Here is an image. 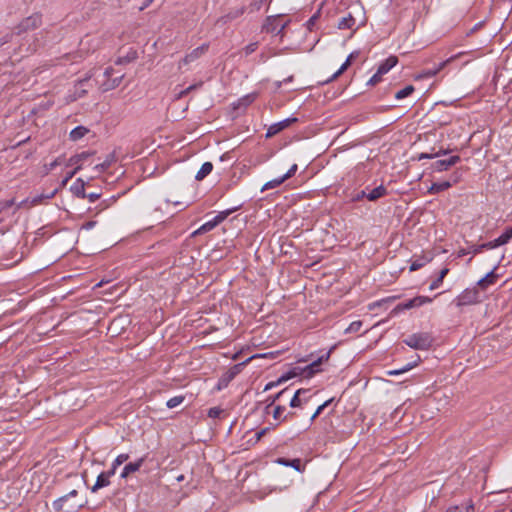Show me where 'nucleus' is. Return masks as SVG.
<instances>
[{"instance_id": "6e6552de", "label": "nucleus", "mask_w": 512, "mask_h": 512, "mask_svg": "<svg viewBox=\"0 0 512 512\" xmlns=\"http://www.w3.org/2000/svg\"><path fill=\"white\" fill-rule=\"evenodd\" d=\"M298 119L295 117L284 119L280 122L272 124L266 133V137L270 138L281 132L282 130L288 128L292 123L297 122Z\"/></svg>"}, {"instance_id": "ddd939ff", "label": "nucleus", "mask_w": 512, "mask_h": 512, "mask_svg": "<svg viewBox=\"0 0 512 512\" xmlns=\"http://www.w3.org/2000/svg\"><path fill=\"white\" fill-rule=\"evenodd\" d=\"M497 280V275L494 273V270L490 271L486 274L485 277L481 278L475 287L478 289L485 290L490 285H494Z\"/></svg>"}, {"instance_id": "f03ea898", "label": "nucleus", "mask_w": 512, "mask_h": 512, "mask_svg": "<svg viewBox=\"0 0 512 512\" xmlns=\"http://www.w3.org/2000/svg\"><path fill=\"white\" fill-rule=\"evenodd\" d=\"M78 495L76 489L71 490L66 495L53 502V508L56 512H74L82 507L81 503H72L70 500Z\"/></svg>"}, {"instance_id": "c03bdc74", "label": "nucleus", "mask_w": 512, "mask_h": 512, "mask_svg": "<svg viewBox=\"0 0 512 512\" xmlns=\"http://www.w3.org/2000/svg\"><path fill=\"white\" fill-rule=\"evenodd\" d=\"M448 151L447 150H440L434 154H429V153H421L419 155V160H422V159H432V158H436V157H439L441 155H445L447 154Z\"/></svg>"}, {"instance_id": "09e8293b", "label": "nucleus", "mask_w": 512, "mask_h": 512, "mask_svg": "<svg viewBox=\"0 0 512 512\" xmlns=\"http://www.w3.org/2000/svg\"><path fill=\"white\" fill-rule=\"evenodd\" d=\"M15 205V199L0 201V214Z\"/></svg>"}, {"instance_id": "bf43d9fd", "label": "nucleus", "mask_w": 512, "mask_h": 512, "mask_svg": "<svg viewBox=\"0 0 512 512\" xmlns=\"http://www.w3.org/2000/svg\"><path fill=\"white\" fill-rule=\"evenodd\" d=\"M298 170V166L297 164H293L290 169L287 171L286 174H284L282 177L284 178V180L286 181L287 179L291 178L292 176L295 175V173L297 172Z\"/></svg>"}, {"instance_id": "052dcab7", "label": "nucleus", "mask_w": 512, "mask_h": 512, "mask_svg": "<svg viewBox=\"0 0 512 512\" xmlns=\"http://www.w3.org/2000/svg\"><path fill=\"white\" fill-rule=\"evenodd\" d=\"M257 48H258V43L257 42L250 43L247 46H245L244 52H245L246 55H250L253 52H255L257 50Z\"/></svg>"}, {"instance_id": "dca6fc26", "label": "nucleus", "mask_w": 512, "mask_h": 512, "mask_svg": "<svg viewBox=\"0 0 512 512\" xmlns=\"http://www.w3.org/2000/svg\"><path fill=\"white\" fill-rule=\"evenodd\" d=\"M70 190L76 197L82 199L86 198L85 182L81 178L76 179V181L72 184Z\"/></svg>"}, {"instance_id": "de8ad7c7", "label": "nucleus", "mask_w": 512, "mask_h": 512, "mask_svg": "<svg viewBox=\"0 0 512 512\" xmlns=\"http://www.w3.org/2000/svg\"><path fill=\"white\" fill-rule=\"evenodd\" d=\"M61 163H62V159H61V157H58L50 164L45 165V175H47L49 172L54 170Z\"/></svg>"}, {"instance_id": "473e14b6", "label": "nucleus", "mask_w": 512, "mask_h": 512, "mask_svg": "<svg viewBox=\"0 0 512 512\" xmlns=\"http://www.w3.org/2000/svg\"><path fill=\"white\" fill-rule=\"evenodd\" d=\"M414 91H415V87L413 85H407L403 89L396 92L395 98L397 100H402V99L410 96Z\"/></svg>"}, {"instance_id": "b1692460", "label": "nucleus", "mask_w": 512, "mask_h": 512, "mask_svg": "<svg viewBox=\"0 0 512 512\" xmlns=\"http://www.w3.org/2000/svg\"><path fill=\"white\" fill-rule=\"evenodd\" d=\"M245 365V362L239 363L231 367L224 376V380L226 383L231 381L238 373L241 372L242 367Z\"/></svg>"}, {"instance_id": "c85d7f7f", "label": "nucleus", "mask_w": 512, "mask_h": 512, "mask_svg": "<svg viewBox=\"0 0 512 512\" xmlns=\"http://www.w3.org/2000/svg\"><path fill=\"white\" fill-rule=\"evenodd\" d=\"M56 191L52 192L51 194H40L33 198H31L30 206H37L42 204L45 200L51 199L54 197Z\"/></svg>"}, {"instance_id": "5701e85b", "label": "nucleus", "mask_w": 512, "mask_h": 512, "mask_svg": "<svg viewBox=\"0 0 512 512\" xmlns=\"http://www.w3.org/2000/svg\"><path fill=\"white\" fill-rule=\"evenodd\" d=\"M91 155H92V153L88 152V151H85V152H82L80 154L74 155V156H72L69 159L67 165H75V166L81 165V163L84 160H86L88 157H90Z\"/></svg>"}, {"instance_id": "3c124183", "label": "nucleus", "mask_w": 512, "mask_h": 512, "mask_svg": "<svg viewBox=\"0 0 512 512\" xmlns=\"http://www.w3.org/2000/svg\"><path fill=\"white\" fill-rule=\"evenodd\" d=\"M425 259H417L413 261L410 265V271H417L425 265Z\"/></svg>"}, {"instance_id": "680f3d73", "label": "nucleus", "mask_w": 512, "mask_h": 512, "mask_svg": "<svg viewBox=\"0 0 512 512\" xmlns=\"http://www.w3.org/2000/svg\"><path fill=\"white\" fill-rule=\"evenodd\" d=\"M367 193L366 190H362L360 191L359 193H357L354 197H353V200L354 201H360L362 200L363 198H367Z\"/></svg>"}, {"instance_id": "7ed1b4c3", "label": "nucleus", "mask_w": 512, "mask_h": 512, "mask_svg": "<svg viewBox=\"0 0 512 512\" xmlns=\"http://www.w3.org/2000/svg\"><path fill=\"white\" fill-rule=\"evenodd\" d=\"M481 301L479 289L477 287L467 288L462 291L455 299L458 307L473 305Z\"/></svg>"}, {"instance_id": "f257e3e1", "label": "nucleus", "mask_w": 512, "mask_h": 512, "mask_svg": "<svg viewBox=\"0 0 512 512\" xmlns=\"http://www.w3.org/2000/svg\"><path fill=\"white\" fill-rule=\"evenodd\" d=\"M403 342L416 350H428L432 346L433 337L427 332H420L408 336Z\"/></svg>"}, {"instance_id": "0eeeda50", "label": "nucleus", "mask_w": 512, "mask_h": 512, "mask_svg": "<svg viewBox=\"0 0 512 512\" xmlns=\"http://www.w3.org/2000/svg\"><path fill=\"white\" fill-rule=\"evenodd\" d=\"M461 160L460 156L453 155L449 159L437 160L432 164V169L435 172L447 171L450 167L456 165Z\"/></svg>"}, {"instance_id": "a211bd4d", "label": "nucleus", "mask_w": 512, "mask_h": 512, "mask_svg": "<svg viewBox=\"0 0 512 512\" xmlns=\"http://www.w3.org/2000/svg\"><path fill=\"white\" fill-rule=\"evenodd\" d=\"M109 485H110V477H108L105 472H102L98 475L95 484L91 488V491L93 493H95L99 489L107 487Z\"/></svg>"}, {"instance_id": "774afa93", "label": "nucleus", "mask_w": 512, "mask_h": 512, "mask_svg": "<svg viewBox=\"0 0 512 512\" xmlns=\"http://www.w3.org/2000/svg\"><path fill=\"white\" fill-rule=\"evenodd\" d=\"M95 224H96L95 221H89V222L83 224L82 228L89 230V229H92L95 226Z\"/></svg>"}, {"instance_id": "f704fd0d", "label": "nucleus", "mask_w": 512, "mask_h": 512, "mask_svg": "<svg viewBox=\"0 0 512 512\" xmlns=\"http://www.w3.org/2000/svg\"><path fill=\"white\" fill-rule=\"evenodd\" d=\"M410 300H411V304H412L413 308L420 307L425 304H429L433 301V299L428 296H416Z\"/></svg>"}, {"instance_id": "0e129e2a", "label": "nucleus", "mask_w": 512, "mask_h": 512, "mask_svg": "<svg viewBox=\"0 0 512 512\" xmlns=\"http://www.w3.org/2000/svg\"><path fill=\"white\" fill-rule=\"evenodd\" d=\"M100 197V194L98 193H89V194H86V198H88V200L93 203L95 202L96 200H98Z\"/></svg>"}, {"instance_id": "338daca9", "label": "nucleus", "mask_w": 512, "mask_h": 512, "mask_svg": "<svg viewBox=\"0 0 512 512\" xmlns=\"http://www.w3.org/2000/svg\"><path fill=\"white\" fill-rule=\"evenodd\" d=\"M469 253L473 254V245L471 246L470 250L460 249L458 251V257H462V256H464L466 254H469Z\"/></svg>"}, {"instance_id": "6ab92c4d", "label": "nucleus", "mask_w": 512, "mask_h": 512, "mask_svg": "<svg viewBox=\"0 0 512 512\" xmlns=\"http://www.w3.org/2000/svg\"><path fill=\"white\" fill-rule=\"evenodd\" d=\"M297 374L295 372H288L285 375H282L280 378H278L276 381H271L265 385L264 391L271 390L272 388L286 382L287 380L291 379L292 377L296 376Z\"/></svg>"}, {"instance_id": "1a4fd4ad", "label": "nucleus", "mask_w": 512, "mask_h": 512, "mask_svg": "<svg viewBox=\"0 0 512 512\" xmlns=\"http://www.w3.org/2000/svg\"><path fill=\"white\" fill-rule=\"evenodd\" d=\"M458 180H459V177H458L457 173H454L453 182L442 181V182L432 183V185L428 189V193H430V194H438L440 192L448 190L452 186V184L457 183Z\"/></svg>"}, {"instance_id": "cd10ccee", "label": "nucleus", "mask_w": 512, "mask_h": 512, "mask_svg": "<svg viewBox=\"0 0 512 512\" xmlns=\"http://www.w3.org/2000/svg\"><path fill=\"white\" fill-rule=\"evenodd\" d=\"M496 247L498 246L496 245L495 239L480 245H473V255L481 253L484 249H494Z\"/></svg>"}, {"instance_id": "69168bd1", "label": "nucleus", "mask_w": 512, "mask_h": 512, "mask_svg": "<svg viewBox=\"0 0 512 512\" xmlns=\"http://www.w3.org/2000/svg\"><path fill=\"white\" fill-rule=\"evenodd\" d=\"M324 409H325V408H324L322 405H320V406L316 409V411L314 412V414L312 415L311 420L313 421L314 419H316V418H317V417L322 413V411H323Z\"/></svg>"}, {"instance_id": "e2e57ef3", "label": "nucleus", "mask_w": 512, "mask_h": 512, "mask_svg": "<svg viewBox=\"0 0 512 512\" xmlns=\"http://www.w3.org/2000/svg\"><path fill=\"white\" fill-rule=\"evenodd\" d=\"M12 38V34H5L4 36H2L0 38V47L3 46L4 44L8 43Z\"/></svg>"}, {"instance_id": "37998d69", "label": "nucleus", "mask_w": 512, "mask_h": 512, "mask_svg": "<svg viewBox=\"0 0 512 512\" xmlns=\"http://www.w3.org/2000/svg\"><path fill=\"white\" fill-rule=\"evenodd\" d=\"M122 78H123V76H119V77L113 79L111 82L103 83L104 89L110 90V89L116 88L117 86L120 85Z\"/></svg>"}, {"instance_id": "20e7f679", "label": "nucleus", "mask_w": 512, "mask_h": 512, "mask_svg": "<svg viewBox=\"0 0 512 512\" xmlns=\"http://www.w3.org/2000/svg\"><path fill=\"white\" fill-rule=\"evenodd\" d=\"M209 49V44L204 43L201 46L193 49L190 53L186 54L179 62H178V70L183 72L184 67L194 63L199 58L207 53Z\"/></svg>"}, {"instance_id": "9b49d317", "label": "nucleus", "mask_w": 512, "mask_h": 512, "mask_svg": "<svg viewBox=\"0 0 512 512\" xmlns=\"http://www.w3.org/2000/svg\"><path fill=\"white\" fill-rule=\"evenodd\" d=\"M398 63V58L394 55L389 56L386 60H384L378 66V74L385 75L388 73L393 67H395Z\"/></svg>"}, {"instance_id": "58836bf2", "label": "nucleus", "mask_w": 512, "mask_h": 512, "mask_svg": "<svg viewBox=\"0 0 512 512\" xmlns=\"http://www.w3.org/2000/svg\"><path fill=\"white\" fill-rule=\"evenodd\" d=\"M257 96V93L248 94L239 100V105L248 106L256 100Z\"/></svg>"}, {"instance_id": "9d476101", "label": "nucleus", "mask_w": 512, "mask_h": 512, "mask_svg": "<svg viewBox=\"0 0 512 512\" xmlns=\"http://www.w3.org/2000/svg\"><path fill=\"white\" fill-rule=\"evenodd\" d=\"M145 462V458L144 457H141L139 458L137 461L135 462H130L128 464H126L120 474V477L125 479L127 478L130 474L132 473H135L137 472L141 467L142 465L144 464Z\"/></svg>"}, {"instance_id": "a878e982", "label": "nucleus", "mask_w": 512, "mask_h": 512, "mask_svg": "<svg viewBox=\"0 0 512 512\" xmlns=\"http://www.w3.org/2000/svg\"><path fill=\"white\" fill-rule=\"evenodd\" d=\"M512 238V226L505 230L504 233H502L498 238L495 239L496 245L502 246L507 244Z\"/></svg>"}, {"instance_id": "393cba45", "label": "nucleus", "mask_w": 512, "mask_h": 512, "mask_svg": "<svg viewBox=\"0 0 512 512\" xmlns=\"http://www.w3.org/2000/svg\"><path fill=\"white\" fill-rule=\"evenodd\" d=\"M217 226L216 222L214 221V219L204 223L203 225H201L197 230H195L193 232V236H196V235H201V234H204V233H207L211 230H213L215 227Z\"/></svg>"}, {"instance_id": "2eb2a0df", "label": "nucleus", "mask_w": 512, "mask_h": 512, "mask_svg": "<svg viewBox=\"0 0 512 512\" xmlns=\"http://www.w3.org/2000/svg\"><path fill=\"white\" fill-rule=\"evenodd\" d=\"M356 55H357L356 52L351 53L347 57L346 61L341 65V67L324 83H329V82L337 79L340 75H342L348 69V67L351 65L352 60L356 57Z\"/></svg>"}, {"instance_id": "39448f33", "label": "nucleus", "mask_w": 512, "mask_h": 512, "mask_svg": "<svg viewBox=\"0 0 512 512\" xmlns=\"http://www.w3.org/2000/svg\"><path fill=\"white\" fill-rule=\"evenodd\" d=\"M42 23V16L39 13H35L25 19H23L16 27L15 33L20 35L24 32L34 30L38 28Z\"/></svg>"}, {"instance_id": "4be33fe9", "label": "nucleus", "mask_w": 512, "mask_h": 512, "mask_svg": "<svg viewBox=\"0 0 512 512\" xmlns=\"http://www.w3.org/2000/svg\"><path fill=\"white\" fill-rule=\"evenodd\" d=\"M448 273H449V268L444 267L443 269H441L438 277L431 282V284L429 286V290L432 291V290L438 289L442 285L443 280Z\"/></svg>"}, {"instance_id": "aec40b11", "label": "nucleus", "mask_w": 512, "mask_h": 512, "mask_svg": "<svg viewBox=\"0 0 512 512\" xmlns=\"http://www.w3.org/2000/svg\"><path fill=\"white\" fill-rule=\"evenodd\" d=\"M89 132V129L84 126H77L75 127L69 134V138L72 141H78L82 139L87 133Z\"/></svg>"}, {"instance_id": "7c9ffc66", "label": "nucleus", "mask_w": 512, "mask_h": 512, "mask_svg": "<svg viewBox=\"0 0 512 512\" xmlns=\"http://www.w3.org/2000/svg\"><path fill=\"white\" fill-rule=\"evenodd\" d=\"M245 9L244 7H241V8H237L233 11H230L228 14H226L225 16L221 17V20L226 23L228 21H231L233 19H236L238 17H240L241 15H243Z\"/></svg>"}, {"instance_id": "f3484780", "label": "nucleus", "mask_w": 512, "mask_h": 512, "mask_svg": "<svg viewBox=\"0 0 512 512\" xmlns=\"http://www.w3.org/2000/svg\"><path fill=\"white\" fill-rule=\"evenodd\" d=\"M387 194V188L384 185H379L367 193V199L371 202H374L379 198L386 196Z\"/></svg>"}, {"instance_id": "79ce46f5", "label": "nucleus", "mask_w": 512, "mask_h": 512, "mask_svg": "<svg viewBox=\"0 0 512 512\" xmlns=\"http://www.w3.org/2000/svg\"><path fill=\"white\" fill-rule=\"evenodd\" d=\"M272 0H252L250 7L252 10L259 11L264 4H270Z\"/></svg>"}, {"instance_id": "72a5a7b5", "label": "nucleus", "mask_w": 512, "mask_h": 512, "mask_svg": "<svg viewBox=\"0 0 512 512\" xmlns=\"http://www.w3.org/2000/svg\"><path fill=\"white\" fill-rule=\"evenodd\" d=\"M287 392H288V388H285V389L281 390L280 392H278L277 394L269 396L266 400V402L268 403L266 406V409L270 408L271 406H273L275 404L276 401L283 398L287 394Z\"/></svg>"}, {"instance_id": "4d7b16f0", "label": "nucleus", "mask_w": 512, "mask_h": 512, "mask_svg": "<svg viewBox=\"0 0 512 512\" xmlns=\"http://www.w3.org/2000/svg\"><path fill=\"white\" fill-rule=\"evenodd\" d=\"M382 76H383V74H378V70H377L376 73L369 79L367 84L371 85V86L378 84L381 81Z\"/></svg>"}, {"instance_id": "864d4df0", "label": "nucleus", "mask_w": 512, "mask_h": 512, "mask_svg": "<svg viewBox=\"0 0 512 512\" xmlns=\"http://www.w3.org/2000/svg\"><path fill=\"white\" fill-rule=\"evenodd\" d=\"M416 364H408L406 365L405 367L401 368V369H397V370H391L388 372V375H399V374H402L410 369H412Z\"/></svg>"}, {"instance_id": "4468645a", "label": "nucleus", "mask_w": 512, "mask_h": 512, "mask_svg": "<svg viewBox=\"0 0 512 512\" xmlns=\"http://www.w3.org/2000/svg\"><path fill=\"white\" fill-rule=\"evenodd\" d=\"M451 60H452V58H449V59L439 63L434 68L424 69L422 71L421 75L419 76V78H431V77L437 75Z\"/></svg>"}, {"instance_id": "603ef678", "label": "nucleus", "mask_w": 512, "mask_h": 512, "mask_svg": "<svg viewBox=\"0 0 512 512\" xmlns=\"http://www.w3.org/2000/svg\"><path fill=\"white\" fill-rule=\"evenodd\" d=\"M278 424L274 425V426H271V427H265L261 430H259L258 432H256L255 434V438H256V442H258L264 435H266L270 430L272 429H275V427L277 426Z\"/></svg>"}, {"instance_id": "4c0bfd02", "label": "nucleus", "mask_w": 512, "mask_h": 512, "mask_svg": "<svg viewBox=\"0 0 512 512\" xmlns=\"http://www.w3.org/2000/svg\"><path fill=\"white\" fill-rule=\"evenodd\" d=\"M184 399L185 397L182 395L174 396L167 401L166 406L170 409L175 408L182 404Z\"/></svg>"}, {"instance_id": "49530a36", "label": "nucleus", "mask_w": 512, "mask_h": 512, "mask_svg": "<svg viewBox=\"0 0 512 512\" xmlns=\"http://www.w3.org/2000/svg\"><path fill=\"white\" fill-rule=\"evenodd\" d=\"M129 459V455L126 454V453H122V454H119L115 460L113 461L114 463V468H118L120 465H122L124 462H126L127 460Z\"/></svg>"}, {"instance_id": "bb28decb", "label": "nucleus", "mask_w": 512, "mask_h": 512, "mask_svg": "<svg viewBox=\"0 0 512 512\" xmlns=\"http://www.w3.org/2000/svg\"><path fill=\"white\" fill-rule=\"evenodd\" d=\"M285 411V407L281 405H276L273 410V418L277 420L279 423L285 421L290 415H293V413H289L282 417L283 412Z\"/></svg>"}, {"instance_id": "6e6d98bb", "label": "nucleus", "mask_w": 512, "mask_h": 512, "mask_svg": "<svg viewBox=\"0 0 512 512\" xmlns=\"http://www.w3.org/2000/svg\"><path fill=\"white\" fill-rule=\"evenodd\" d=\"M223 413V410L219 407H212L208 411V416L210 418H218Z\"/></svg>"}, {"instance_id": "a19ab883", "label": "nucleus", "mask_w": 512, "mask_h": 512, "mask_svg": "<svg viewBox=\"0 0 512 512\" xmlns=\"http://www.w3.org/2000/svg\"><path fill=\"white\" fill-rule=\"evenodd\" d=\"M202 85V83H198V84H193V85H190L189 87H187L186 89L180 91L176 98L177 99H181L183 97H185L186 95H188L191 91L197 89L198 87H200Z\"/></svg>"}, {"instance_id": "13d9d810", "label": "nucleus", "mask_w": 512, "mask_h": 512, "mask_svg": "<svg viewBox=\"0 0 512 512\" xmlns=\"http://www.w3.org/2000/svg\"><path fill=\"white\" fill-rule=\"evenodd\" d=\"M111 162H112V160H108L107 159L103 163L97 164L95 166V169L98 170L99 172H103V171L107 170L110 167Z\"/></svg>"}, {"instance_id": "c9c22d12", "label": "nucleus", "mask_w": 512, "mask_h": 512, "mask_svg": "<svg viewBox=\"0 0 512 512\" xmlns=\"http://www.w3.org/2000/svg\"><path fill=\"white\" fill-rule=\"evenodd\" d=\"M307 391L304 390V389H299L295 392V394L293 395V397L291 398L290 402H289V405L292 407V408H296V407H301L302 406V400L300 398V395L302 393H306Z\"/></svg>"}, {"instance_id": "5fc2aeb1", "label": "nucleus", "mask_w": 512, "mask_h": 512, "mask_svg": "<svg viewBox=\"0 0 512 512\" xmlns=\"http://www.w3.org/2000/svg\"><path fill=\"white\" fill-rule=\"evenodd\" d=\"M81 169V165L76 166L72 171L68 172L62 181V185H66L67 182L74 177V175Z\"/></svg>"}, {"instance_id": "c756f323", "label": "nucleus", "mask_w": 512, "mask_h": 512, "mask_svg": "<svg viewBox=\"0 0 512 512\" xmlns=\"http://www.w3.org/2000/svg\"><path fill=\"white\" fill-rule=\"evenodd\" d=\"M284 182H285V180H284V178L282 176L279 177V178H275L273 180H270V181L266 182L263 185V187L261 188V191L264 192V191H267V190H270V189L277 188V187H279Z\"/></svg>"}, {"instance_id": "2f4dec72", "label": "nucleus", "mask_w": 512, "mask_h": 512, "mask_svg": "<svg viewBox=\"0 0 512 512\" xmlns=\"http://www.w3.org/2000/svg\"><path fill=\"white\" fill-rule=\"evenodd\" d=\"M354 24H355V19L353 18V16L351 14H349L348 16L343 17L339 21L338 28L339 29H350L354 26Z\"/></svg>"}, {"instance_id": "a18cd8bd", "label": "nucleus", "mask_w": 512, "mask_h": 512, "mask_svg": "<svg viewBox=\"0 0 512 512\" xmlns=\"http://www.w3.org/2000/svg\"><path fill=\"white\" fill-rule=\"evenodd\" d=\"M413 308L412 304H411V300H408L404 303H400L398 304L393 310H392V313L393 314H396L398 313L399 311H402V310H407V309H411Z\"/></svg>"}, {"instance_id": "f8f14e48", "label": "nucleus", "mask_w": 512, "mask_h": 512, "mask_svg": "<svg viewBox=\"0 0 512 512\" xmlns=\"http://www.w3.org/2000/svg\"><path fill=\"white\" fill-rule=\"evenodd\" d=\"M275 462L280 464V465H283V466L292 467V468H294L298 472H303L304 471V466L302 465L301 460L298 459V458H296V459H287V458H282L281 457V458L276 459Z\"/></svg>"}, {"instance_id": "423d86ee", "label": "nucleus", "mask_w": 512, "mask_h": 512, "mask_svg": "<svg viewBox=\"0 0 512 512\" xmlns=\"http://www.w3.org/2000/svg\"><path fill=\"white\" fill-rule=\"evenodd\" d=\"M330 351H328L326 354L318 357L316 360L312 361L309 365H307L304 369H303V373L305 374L306 377H312L314 376L316 373L320 372L321 371V368L320 366L322 365V363L324 361H327L330 357Z\"/></svg>"}, {"instance_id": "8fccbe9b", "label": "nucleus", "mask_w": 512, "mask_h": 512, "mask_svg": "<svg viewBox=\"0 0 512 512\" xmlns=\"http://www.w3.org/2000/svg\"><path fill=\"white\" fill-rule=\"evenodd\" d=\"M30 202H31V198H27L19 203H15L16 207L13 211V214H15L18 210L22 209V208H31L32 206H30Z\"/></svg>"}, {"instance_id": "e433bc0d", "label": "nucleus", "mask_w": 512, "mask_h": 512, "mask_svg": "<svg viewBox=\"0 0 512 512\" xmlns=\"http://www.w3.org/2000/svg\"><path fill=\"white\" fill-rule=\"evenodd\" d=\"M239 207L227 209L224 211L219 212L213 219L216 222L217 225L222 223L231 213L238 210Z\"/></svg>"}, {"instance_id": "ea45409f", "label": "nucleus", "mask_w": 512, "mask_h": 512, "mask_svg": "<svg viewBox=\"0 0 512 512\" xmlns=\"http://www.w3.org/2000/svg\"><path fill=\"white\" fill-rule=\"evenodd\" d=\"M362 327V321H353L345 330V333H357Z\"/></svg>"}, {"instance_id": "412c9836", "label": "nucleus", "mask_w": 512, "mask_h": 512, "mask_svg": "<svg viewBox=\"0 0 512 512\" xmlns=\"http://www.w3.org/2000/svg\"><path fill=\"white\" fill-rule=\"evenodd\" d=\"M213 170V164L211 162H205L202 164L201 168L197 172L195 178L198 181L203 180L206 176H208Z\"/></svg>"}]
</instances>
